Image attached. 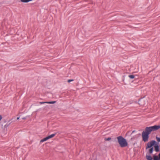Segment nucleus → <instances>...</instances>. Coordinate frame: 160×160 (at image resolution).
Returning <instances> with one entry per match:
<instances>
[{
    "label": "nucleus",
    "instance_id": "nucleus-1",
    "mask_svg": "<svg viewBox=\"0 0 160 160\" xmlns=\"http://www.w3.org/2000/svg\"><path fill=\"white\" fill-rule=\"evenodd\" d=\"M157 140L156 141L155 140H152L148 142L147 144L146 147V150H148L146 155V158L147 160H152V158L151 156L154 151L153 147L160 146L159 142L160 141L156 137Z\"/></svg>",
    "mask_w": 160,
    "mask_h": 160
},
{
    "label": "nucleus",
    "instance_id": "nucleus-2",
    "mask_svg": "<svg viewBox=\"0 0 160 160\" xmlns=\"http://www.w3.org/2000/svg\"><path fill=\"white\" fill-rule=\"evenodd\" d=\"M160 129V125H155L153 126L146 127L142 134V140L144 142L148 141L149 135L152 132L157 131Z\"/></svg>",
    "mask_w": 160,
    "mask_h": 160
},
{
    "label": "nucleus",
    "instance_id": "nucleus-3",
    "mask_svg": "<svg viewBox=\"0 0 160 160\" xmlns=\"http://www.w3.org/2000/svg\"><path fill=\"white\" fill-rule=\"evenodd\" d=\"M118 142L121 148L126 147L128 146L127 140L122 136H120L117 137Z\"/></svg>",
    "mask_w": 160,
    "mask_h": 160
},
{
    "label": "nucleus",
    "instance_id": "nucleus-4",
    "mask_svg": "<svg viewBox=\"0 0 160 160\" xmlns=\"http://www.w3.org/2000/svg\"><path fill=\"white\" fill-rule=\"evenodd\" d=\"M144 97L140 98L138 101V103L141 106H144L145 104V101L144 99Z\"/></svg>",
    "mask_w": 160,
    "mask_h": 160
},
{
    "label": "nucleus",
    "instance_id": "nucleus-5",
    "mask_svg": "<svg viewBox=\"0 0 160 160\" xmlns=\"http://www.w3.org/2000/svg\"><path fill=\"white\" fill-rule=\"evenodd\" d=\"M152 158L153 160H160V152L158 154V156L155 154L154 155Z\"/></svg>",
    "mask_w": 160,
    "mask_h": 160
},
{
    "label": "nucleus",
    "instance_id": "nucleus-6",
    "mask_svg": "<svg viewBox=\"0 0 160 160\" xmlns=\"http://www.w3.org/2000/svg\"><path fill=\"white\" fill-rule=\"evenodd\" d=\"M154 150L157 152H160V145L153 147Z\"/></svg>",
    "mask_w": 160,
    "mask_h": 160
},
{
    "label": "nucleus",
    "instance_id": "nucleus-7",
    "mask_svg": "<svg viewBox=\"0 0 160 160\" xmlns=\"http://www.w3.org/2000/svg\"><path fill=\"white\" fill-rule=\"evenodd\" d=\"M50 139L49 136H48L47 137L44 138L43 139H41L40 141V142H43L45 141H46L47 140H48L49 139Z\"/></svg>",
    "mask_w": 160,
    "mask_h": 160
},
{
    "label": "nucleus",
    "instance_id": "nucleus-8",
    "mask_svg": "<svg viewBox=\"0 0 160 160\" xmlns=\"http://www.w3.org/2000/svg\"><path fill=\"white\" fill-rule=\"evenodd\" d=\"M50 139L49 136H48L47 137L44 138L43 139H41L40 141V142H43L45 141H46L47 140H48L49 139Z\"/></svg>",
    "mask_w": 160,
    "mask_h": 160
},
{
    "label": "nucleus",
    "instance_id": "nucleus-9",
    "mask_svg": "<svg viewBox=\"0 0 160 160\" xmlns=\"http://www.w3.org/2000/svg\"><path fill=\"white\" fill-rule=\"evenodd\" d=\"M50 139L49 136H48L47 137L44 138L43 139H41L40 141V142H43L45 141H46L47 140H48L49 139Z\"/></svg>",
    "mask_w": 160,
    "mask_h": 160
},
{
    "label": "nucleus",
    "instance_id": "nucleus-10",
    "mask_svg": "<svg viewBox=\"0 0 160 160\" xmlns=\"http://www.w3.org/2000/svg\"><path fill=\"white\" fill-rule=\"evenodd\" d=\"M57 132H55L53 134H52L50 135H48L50 138H51L53 137H54L55 135L57 134Z\"/></svg>",
    "mask_w": 160,
    "mask_h": 160
},
{
    "label": "nucleus",
    "instance_id": "nucleus-11",
    "mask_svg": "<svg viewBox=\"0 0 160 160\" xmlns=\"http://www.w3.org/2000/svg\"><path fill=\"white\" fill-rule=\"evenodd\" d=\"M32 0H21L22 2L24 3H27L32 1Z\"/></svg>",
    "mask_w": 160,
    "mask_h": 160
},
{
    "label": "nucleus",
    "instance_id": "nucleus-12",
    "mask_svg": "<svg viewBox=\"0 0 160 160\" xmlns=\"http://www.w3.org/2000/svg\"><path fill=\"white\" fill-rule=\"evenodd\" d=\"M56 101H49V102H47V103L48 104H54L56 102Z\"/></svg>",
    "mask_w": 160,
    "mask_h": 160
},
{
    "label": "nucleus",
    "instance_id": "nucleus-13",
    "mask_svg": "<svg viewBox=\"0 0 160 160\" xmlns=\"http://www.w3.org/2000/svg\"><path fill=\"white\" fill-rule=\"evenodd\" d=\"M135 77V76L134 75H128V77L130 78V79H133Z\"/></svg>",
    "mask_w": 160,
    "mask_h": 160
},
{
    "label": "nucleus",
    "instance_id": "nucleus-14",
    "mask_svg": "<svg viewBox=\"0 0 160 160\" xmlns=\"http://www.w3.org/2000/svg\"><path fill=\"white\" fill-rule=\"evenodd\" d=\"M111 139V138L109 137L107 138H105L104 140L105 141H108L110 140Z\"/></svg>",
    "mask_w": 160,
    "mask_h": 160
},
{
    "label": "nucleus",
    "instance_id": "nucleus-15",
    "mask_svg": "<svg viewBox=\"0 0 160 160\" xmlns=\"http://www.w3.org/2000/svg\"><path fill=\"white\" fill-rule=\"evenodd\" d=\"M74 80L73 79H68V83H70L71 82L73 81Z\"/></svg>",
    "mask_w": 160,
    "mask_h": 160
},
{
    "label": "nucleus",
    "instance_id": "nucleus-16",
    "mask_svg": "<svg viewBox=\"0 0 160 160\" xmlns=\"http://www.w3.org/2000/svg\"><path fill=\"white\" fill-rule=\"evenodd\" d=\"M10 124V123H9V124H8L7 123L5 126H4V127L5 128H7L9 126V125Z\"/></svg>",
    "mask_w": 160,
    "mask_h": 160
},
{
    "label": "nucleus",
    "instance_id": "nucleus-17",
    "mask_svg": "<svg viewBox=\"0 0 160 160\" xmlns=\"http://www.w3.org/2000/svg\"><path fill=\"white\" fill-rule=\"evenodd\" d=\"M40 104H44V103H47V102H39Z\"/></svg>",
    "mask_w": 160,
    "mask_h": 160
},
{
    "label": "nucleus",
    "instance_id": "nucleus-18",
    "mask_svg": "<svg viewBox=\"0 0 160 160\" xmlns=\"http://www.w3.org/2000/svg\"><path fill=\"white\" fill-rule=\"evenodd\" d=\"M2 116L1 115H0V121L2 120Z\"/></svg>",
    "mask_w": 160,
    "mask_h": 160
},
{
    "label": "nucleus",
    "instance_id": "nucleus-19",
    "mask_svg": "<svg viewBox=\"0 0 160 160\" xmlns=\"http://www.w3.org/2000/svg\"><path fill=\"white\" fill-rule=\"evenodd\" d=\"M156 137L158 138V140H159L160 141V137H158L157 136H156Z\"/></svg>",
    "mask_w": 160,
    "mask_h": 160
},
{
    "label": "nucleus",
    "instance_id": "nucleus-20",
    "mask_svg": "<svg viewBox=\"0 0 160 160\" xmlns=\"http://www.w3.org/2000/svg\"><path fill=\"white\" fill-rule=\"evenodd\" d=\"M135 132V130H133L132 131L131 134V135L132 133H133L134 132Z\"/></svg>",
    "mask_w": 160,
    "mask_h": 160
},
{
    "label": "nucleus",
    "instance_id": "nucleus-21",
    "mask_svg": "<svg viewBox=\"0 0 160 160\" xmlns=\"http://www.w3.org/2000/svg\"><path fill=\"white\" fill-rule=\"evenodd\" d=\"M19 119V117H18L17 118V120H18Z\"/></svg>",
    "mask_w": 160,
    "mask_h": 160
},
{
    "label": "nucleus",
    "instance_id": "nucleus-22",
    "mask_svg": "<svg viewBox=\"0 0 160 160\" xmlns=\"http://www.w3.org/2000/svg\"><path fill=\"white\" fill-rule=\"evenodd\" d=\"M130 132V131H128V132H127V133H129V132Z\"/></svg>",
    "mask_w": 160,
    "mask_h": 160
},
{
    "label": "nucleus",
    "instance_id": "nucleus-23",
    "mask_svg": "<svg viewBox=\"0 0 160 160\" xmlns=\"http://www.w3.org/2000/svg\"><path fill=\"white\" fill-rule=\"evenodd\" d=\"M23 119H25V118H23Z\"/></svg>",
    "mask_w": 160,
    "mask_h": 160
}]
</instances>
